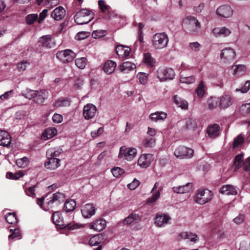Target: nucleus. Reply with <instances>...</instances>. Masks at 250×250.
I'll use <instances>...</instances> for the list:
<instances>
[{
	"instance_id": "1",
	"label": "nucleus",
	"mask_w": 250,
	"mask_h": 250,
	"mask_svg": "<svg viewBox=\"0 0 250 250\" xmlns=\"http://www.w3.org/2000/svg\"><path fill=\"white\" fill-rule=\"evenodd\" d=\"M93 18L94 14L91 10L82 9L76 14L74 20L78 24L83 25L88 23Z\"/></svg>"
},
{
	"instance_id": "2",
	"label": "nucleus",
	"mask_w": 250,
	"mask_h": 250,
	"mask_svg": "<svg viewBox=\"0 0 250 250\" xmlns=\"http://www.w3.org/2000/svg\"><path fill=\"white\" fill-rule=\"evenodd\" d=\"M52 219L54 224L60 227L61 228L74 230L83 227L82 225L77 223L73 224V225L71 224H64L62 214L58 211H56L52 214Z\"/></svg>"
},
{
	"instance_id": "3",
	"label": "nucleus",
	"mask_w": 250,
	"mask_h": 250,
	"mask_svg": "<svg viewBox=\"0 0 250 250\" xmlns=\"http://www.w3.org/2000/svg\"><path fill=\"white\" fill-rule=\"evenodd\" d=\"M213 193L208 189H199L194 197V202L199 205H204L210 201L212 198Z\"/></svg>"
},
{
	"instance_id": "4",
	"label": "nucleus",
	"mask_w": 250,
	"mask_h": 250,
	"mask_svg": "<svg viewBox=\"0 0 250 250\" xmlns=\"http://www.w3.org/2000/svg\"><path fill=\"white\" fill-rule=\"evenodd\" d=\"M168 42L167 34L165 32L156 33L153 37L152 45L157 49L166 47Z\"/></svg>"
},
{
	"instance_id": "5",
	"label": "nucleus",
	"mask_w": 250,
	"mask_h": 250,
	"mask_svg": "<svg viewBox=\"0 0 250 250\" xmlns=\"http://www.w3.org/2000/svg\"><path fill=\"white\" fill-rule=\"evenodd\" d=\"M157 78L161 82H166L174 78L175 72L170 67H159L157 71Z\"/></svg>"
},
{
	"instance_id": "6",
	"label": "nucleus",
	"mask_w": 250,
	"mask_h": 250,
	"mask_svg": "<svg viewBox=\"0 0 250 250\" xmlns=\"http://www.w3.org/2000/svg\"><path fill=\"white\" fill-rule=\"evenodd\" d=\"M65 199L64 194L57 192L53 194L52 197L48 201V199L45 202L47 206V209L54 208L58 207L60 204L63 203Z\"/></svg>"
},
{
	"instance_id": "7",
	"label": "nucleus",
	"mask_w": 250,
	"mask_h": 250,
	"mask_svg": "<svg viewBox=\"0 0 250 250\" xmlns=\"http://www.w3.org/2000/svg\"><path fill=\"white\" fill-rule=\"evenodd\" d=\"M186 27L192 33H196L201 28V24L196 18L189 16L183 20Z\"/></svg>"
},
{
	"instance_id": "8",
	"label": "nucleus",
	"mask_w": 250,
	"mask_h": 250,
	"mask_svg": "<svg viewBox=\"0 0 250 250\" xmlns=\"http://www.w3.org/2000/svg\"><path fill=\"white\" fill-rule=\"evenodd\" d=\"M137 154V151L136 148L122 146L120 148L118 157L123 160L131 161L136 157Z\"/></svg>"
},
{
	"instance_id": "9",
	"label": "nucleus",
	"mask_w": 250,
	"mask_h": 250,
	"mask_svg": "<svg viewBox=\"0 0 250 250\" xmlns=\"http://www.w3.org/2000/svg\"><path fill=\"white\" fill-rule=\"evenodd\" d=\"M194 150L184 146L177 147L174 152V156L179 159H189L193 157Z\"/></svg>"
},
{
	"instance_id": "10",
	"label": "nucleus",
	"mask_w": 250,
	"mask_h": 250,
	"mask_svg": "<svg viewBox=\"0 0 250 250\" xmlns=\"http://www.w3.org/2000/svg\"><path fill=\"white\" fill-rule=\"evenodd\" d=\"M56 57L63 63H68L74 60L76 54L70 49H65L57 52Z\"/></svg>"
},
{
	"instance_id": "11",
	"label": "nucleus",
	"mask_w": 250,
	"mask_h": 250,
	"mask_svg": "<svg viewBox=\"0 0 250 250\" xmlns=\"http://www.w3.org/2000/svg\"><path fill=\"white\" fill-rule=\"evenodd\" d=\"M236 56L234 50L230 47L223 49L220 55V59L225 62H230L234 60Z\"/></svg>"
},
{
	"instance_id": "12",
	"label": "nucleus",
	"mask_w": 250,
	"mask_h": 250,
	"mask_svg": "<svg viewBox=\"0 0 250 250\" xmlns=\"http://www.w3.org/2000/svg\"><path fill=\"white\" fill-rule=\"evenodd\" d=\"M217 15L222 18H229L233 15V10L229 5H222L216 10Z\"/></svg>"
},
{
	"instance_id": "13",
	"label": "nucleus",
	"mask_w": 250,
	"mask_h": 250,
	"mask_svg": "<svg viewBox=\"0 0 250 250\" xmlns=\"http://www.w3.org/2000/svg\"><path fill=\"white\" fill-rule=\"evenodd\" d=\"M170 219L171 217L167 214L159 212L155 216L154 224L158 227H162L167 224Z\"/></svg>"
},
{
	"instance_id": "14",
	"label": "nucleus",
	"mask_w": 250,
	"mask_h": 250,
	"mask_svg": "<svg viewBox=\"0 0 250 250\" xmlns=\"http://www.w3.org/2000/svg\"><path fill=\"white\" fill-rule=\"evenodd\" d=\"M39 42L43 47L47 49L52 48L56 46L54 39L50 35H44L40 37Z\"/></svg>"
},
{
	"instance_id": "15",
	"label": "nucleus",
	"mask_w": 250,
	"mask_h": 250,
	"mask_svg": "<svg viewBox=\"0 0 250 250\" xmlns=\"http://www.w3.org/2000/svg\"><path fill=\"white\" fill-rule=\"evenodd\" d=\"M152 160L153 156L151 154H142L138 160V165L141 168H146L150 166Z\"/></svg>"
},
{
	"instance_id": "16",
	"label": "nucleus",
	"mask_w": 250,
	"mask_h": 250,
	"mask_svg": "<svg viewBox=\"0 0 250 250\" xmlns=\"http://www.w3.org/2000/svg\"><path fill=\"white\" fill-rule=\"evenodd\" d=\"M97 111L96 107L91 104H88L85 105L83 109V115L85 119H92L95 115Z\"/></svg>"
},
{
	"instance_id": "17",
	"label": "nucleus",
	"mask_w": 250,
	"mask_h": 250,
	"mask_svg": "<svg viewBox=\"0 0 250 250\" xmlns=\"http://www.w3.org/2000/svg\"><path fill=\"white\" fill-rule=\"evenodd\" d=\"M220 108L225 109L229 107L233 103L232 97L229 94H224L219 99Z\"/></svg>"
},
{
	"instance_id": "18",
	"label": "nucleus",
	"mask_w": 250,
	"mask_h": 250,
	"mask_svg": "<svg viewBox=\"0 0 250 250\" xmlns=\"http://www.w3.org/2000/svg\"><path fill=\"white\" fill-rule=\"evenodd\" d=\"M81 212L83 217L89 218L95 214V208L92 204H87L83 207Z\"/></svg>"
},
{
	"instance_id": "19",
	"label": "nucleus",
	"mask_w": 250,
	"mask_h": 250,
	"mask_svg": "<svg viewBox=\"0 0 250 250\" xmlns=\"http://www.w3.org/2000/svg\"><path fill=\"white\" fill-rule=\"evenodd\" d=\"M177 240L181 241L182 239H189L191 242L196 243L198 240V236L194 233L190 232H182L178 234Z\"/></svg>"
},
{
	"instance_id": "20",
	"label": "nucleus",
	"mask_w": 250,
	"mask_h": 250,
	"mask_svg": "<svg viewBox=\"0 0 250 250\" xmlns=\"http://www.w3.org/2000/svg\"><path fill=\"white\" fill-rule=\"evenodd\" d=\"M141 220V216L136 213H132L126 217L123 221L124 225H134Z\"/></svg>"
},
{
	"instance_id": "21",
	"label": "nucleus",
	"mask_w": 250,
	"mask_h": 250,
	"mask_svg": "<svg viewBox=\"0 0 250 250\" xmlns=\"http://www.w3.org/2000/svg\"><path fill=\"white\" fill-rule=\"evenodd\" d=\"M47 161L44 163V167L47 169L54 170L60 165V160L58 158L47 157Z\"/></svg>"
},
{
	"instance_id": "22",
	"label": "nucleus",
	"mask_w": 250,
	"mask_h": 250,
	"mask_svg": "<svg viewBox=\"0 0 250 250\" xmlns=\"http://www.w3.org/2000/svg\"><path fill=\"white\" fill-rule=\"evenodd\" d=\"M116 51L117 54L120 58H124L129 55L130 52V48L127 46L119 44L116 46Z\"/></svg>"
},
{
	"instance_id": "23",
	"label": "nucleus",
	"mask_w": 250,
	"mask_h": 250,
	"mask_svg": "<svg viewBox=\"0 0 250 250\" xmlns=\"http://www.w3.org/2000/svg\"><path fill=\"white\" fill-rule=\"evenodd\" d=\"M11 143L10 134L5 131L0 130V145L8 146Z\"/></svg>"
},
{
	"instance_id": "24",
	"label": "nucleus",
	"mask_w": 250,
	"mask_h": 250,
	"mask_svg": "<svg viewBox=\"0 0 250 250\" xmlns=\"http://www.w3.org/2000/svg\"><path fill=\"white\" fill-rule=\"evenodd\" d=\"M106 221L103 219H97L90 224V228L96 231H100L106 227Z\"/></svg>"
},
{
	"instance_id": "25",
	"label": "nucleus",
	"mask_w": 250,
	"mask_h": 250,
	"mask_svg": "<svg viewBox=\"0 0 250 250\" xmlns=\"http://www.w3.org/2000/svg\"><path fill=\"white\" fill-rule=\"evenodd\" d=\"M231 33V31L226 27H216L212 30V34L216 37L221 36L226 37L229 36Z\"/></svg>"
},
{
	"instance_id": "26",
	"label": "nucleus",
	"mask_w": 250,
	"mask_h": 250,
	"mask_svg": "<svg viewBox=\"0 0 250 250\" xmlns=\"http://www.w3.org/2000/svg\"><path fill=\"white\" fill-rule=\"evenodd\" d=\"M65 15V10L62 6L55 8L51 13V16L56 21L62 20Z\"/></svg>"
},
{
	"instance_id": "27",
	"label": "nucleus",
	"mask_w": 250,
	"mask_h": 250,
	"mask_svg": "<svg viewBox=\"0 0 250 250\" xmlns=\"http://www.w3.org/2000/svg\"><path fill=\"white\" fill-rule=\"evenodd\" d=\"M207 132L210 138H214L219 135L220 126L216 124L211 125L208 127Z\"/></svg>"
},
{
	"instance_id": "28",
	"label": "nucleus",
	"mask_w": 250,
	"mask_h": 250,
	"mask_svg": "<svg viewBox=\"0 0 250 250\" xmlns=\"http://www.w3.org/2000/svg\"><path fill=\"white\" fill-rule=\"evenodd\" d=\"M220 193L226 195H236L237 193L236 188L230 185L223 186L220 189Z\"/></svg>"
},
{
	"instance_id": "29",
	"label": "nucleus",
	"mask_w": 250,
	"mask_h": 250,
	"mask_svg": "<svg viewBox=\"0 0 250 250\" xmlns=\"http://www.w3.org/2000/svg\"><path fill=\"white\" fill-rule=\"evenodd\" d=\"M192 189V185L188 183L185 185L174 187L173 189L174 192L180 194H184L189 192Z\"/></svg>"
},
{
	"instance_id": "30",
	"label": "nucleus",
	"mask_w": 250,
	"mask_h": 250,
	"mask_svg": "<svg viewBox=\"0 0 250 250\" xmlns=\"http://www.w3.org/2000/svg\"><path fill=\"white\" fill-rule=\"evenodd\" d=\"M116 65L115 62L109 60L104 63L103 69L105 73L111 74L115 71Z\"/></svg>"
},
{
	"instance_id": "31",
	"label": "nucleus",
	"mask_w": 250,
	"mask_h": 250,
	"mask_svg": "<svg viewBox=\"0 0 250 250\" xmlns=\"http://www.w3.org/2000/svg\"><path fill=\"white\" fill-rule=\"evenodd\" d=\"M36 92L38 94L35 98V101L38 104L42 103L48 96V92L45 90H41Z\"/></svg>"
},
{
	"instance_id": "32",
	"label": "nucleus",
	"mask_w": 250,
	"mask_h": 250,
	"mask_svg": "<svg viewBox=\"0 0 250 250\" xmlns=\"http://www.w3.org/2000/svg\"><path fill=\"white\" fill-rule=\"evenodd\" d=\"M167 117V114L166 113L160 111V112H156L153 113H151L149 115V118L154 122H157L158 121L164 120Z\"/></svg>"
},
{
	"instance_id": "33",
	"label": "nucleus",
	"mask_w": 250,
	"mask_h": 250,
	"mask_svg": "<svg viewBox=\"0 0 250 250\" xmlns=\"http://www.w3.org/2000/svg\"><path fill=\"white\" fill-rule=\"evenodd\" d=\"M70 104V101L66 98L61 97L56 101L54 106L56 108L68 106Z\"/></svg>"
},
{
	"instance_id": "34",
	"label": "nucleus",
	"mask_w": 250,
	"mask_h": 250,
	"mask_svg": "<svg viewBox=\"0 0 250 250\" xmlns=\"http://www.w3.org/2000/svg\"><path fill=\"white\" fill-rule=\"evenodd\" d=\"M120 68L121 72L127 73L134 70L136 68V65L130 62H125L120 65Z\"/></svg>"
},
{
	"instance_id": "35",
	"label": "nucleus",
	"mask_w": 250,
	"mask_h": 250,
	"mask_svg": "<svg viewBox=\"0 0 250 250\" xmlns=\"http://www.w3.org/2000/svg\"><path fill=\"white\" fill-rule=\"evenodd\" d=\"M175 104L182 109H187L188 107V103L185 100L182 99L178 95L173 97Z\"/></svg>"
},
{
	"instance_id": "36",
	"label": "nucleus",
	"mask_w": 250,
	"mask_h": 250,
	"mask_svg": "<svg viewBox=\"0 0 250 250\" xmlns=\"http://www.w3.org/2000/svg\"><path fill=\"white\" fill-rule=\"evenodd\" d=\"M162 190V188H159L157 191H154L152 195L147 198L146 203L147 204H152L155 202L160 197V192Z\"/></svg>"
},
{
	"instance_id": "37",
	"label": "nucleus",
	"mask_w": 250,
	"mask_h": 250,
	"mask_svg": "<svg viewBox=\"0 0 250 250\" xmlns=\"http://www.w3.org/2000/svg\"><path fill=\"white\" fill-rule=\"evenodd\" d=\"M76 206V203L75 201L73 199H70L65 202L64 208L66 212H71L74 210Z\"/></svg>"
},
{
	"instance_id": "38",
	"label": "nucleus",
	"mask_w": 250,
	"mask_h": 250,
	"mask_svg": "<svg viewBox=\"0 0 250 250\" xmlns=\"http://www.w3.org/2000/svg\"><path fill=\"white\" fill-rule=\"evenodd\" d=\"M196 93L197 96L201 98L203 97L205 93V84L203 81H201L199 83L196 89Z\"/></svg>"
},
{
	"instance_id": "39",
	"label": "nucleus",
	"mask_w": 250,
	"mask_h": 250,
	"mask_svg": "<svg viewBox=\"0 0 250 250\" xmlns=\"http://www.w3.org/2000/svg\"><path fill=\"white\" fill-rule=\"evenodd\" d=\"M144 60L145 63L148 66L153 67L155 64V60L152 58L150 53H146L144 55Z\"/></svg>"
},
{
	"instance_id": "40",
	"label": "nucleus",
	"mask_w": 250,
	"mask_h": 250,
	"mask_svg": "<svg viewBox=\"0 0 250 250\" xmlns=\"http://www.w3.org/2000/svg\"><path fill=\"white\" fill-rule=\"evenodd\" d=\"M219 102V99L216 97H210L207 101L208 107L209 109L216 108Z\"/></svg>"
},
{
	"instance_id": "41",
	"label": "nucleus",
	"mask_w": 250,
	"mask_h": 250,
	"mask_svg": "<svg viewBox=\"0 0 250 250\" xmlns=\"http://www.w3.org/2000/svg\"><path fill=\"white\" fill-rule=\"evenodd\" d=\"M62 149L55 150L54 148H50L46 151V156L52 158H58L57 157L62 153Z\"/></svg>"
},
{
	"instance_id": "42",
	"label": "nucleus",
	"mask_w": 250,
	"mask_h": 250,
	"mask_svg": "<svg viewBox=\"0 0 250 250\" xmlns=\"http://www.w3.org/2000/svg\"><path fill=\"white\" fill-rule=\"evenodd\" d=\"M233 69L234 74L238 76L243 75L246 70V67L243 64H238L232 67Z\"/></svg>"
},
{
	"instance_id": "43",
	"label": "nucleus",
	"mask_w": 250,
	"mask_h": 250,
	"mask_svg": "<svg viewBox=\"0 0 250 250\" xmlns=\"http://www.w3.org/2000/svg\"><path fill=\"white\" fill-rule=\"evenodd\" d=\"M29 160L26 157L18 159L16 161V165L18 167L21 168H24L29 165Z\"/></svg>"
},
{
	"instance_id": "44",
	"label": "nucleus",
	"mask_w": 250,
	"mask_h": 250,
	"mask_svg": "<svg viewBox=\"0 0 250 250\" xmlns=\"http://www.w3.org/2000/svg\"><path fill=\"white\" fill-rule=\"evenodd\" d=\"M38 94L36 91L27 89L22 93V95L29 100L35 99Z\"/></svg>"
},
{
	"instance_id": "45",
	"label": "nucleus",
	"mask_w": 250,
	"mask_h": 250,
	"mask_svg": "<svg viewBox=\"0 0 250 250\" xmlns=\"http://www.w3.org/2000/svg\"><path fill=\"white\" fill-rule=\"evenodd\" d=\"M179 81L181 83L191 84L195 82V78L193 76L184 77L181 75Z\"/></svg>"
},
{
	"instance_id": "46",
	"label": "nucleus",
	"mask_w": 250,
	"mask_h": 250,
	"mask_svg": "<svg viewBox=\"0 0 250 250\" xmlns=\"http://www.w3.org/2000/svg\"><path fill=\"white\" fill-rule=\"evenodd\" d=\"M57 130L53 127H49L45 129L43 134V136L46 137L48 139L54 137L57 134Z\"/></svg>"
},
{
	"instance_id": "47",
	"label": "nucleus",
	"mask_w": 250,
	"mask_h": 250,
	"mask_svg": "<svg viewBox=\"0 0 250 250\" xmlns=\"http://www.w3.org/2000/svg\"><path fill=\"white\" fill-rule=\"evenodd\" d=\"M10 231L12 233L9 235V239H20L21 238V233L19 229H15L14 231L12 229H10Z\"/></svg>"
},
{
	"instance_id": "48",
	"label": "nucleus",
	"mask_w": 250,
	"mask_h": 250,
	"mask_svg": "<svg viewBox=\"0 0 250 250\" xmlns=\"http://www.w3.org/2000/svg\"><path fill=\"white\" fill-rule=\"evenodd\" d=\"M240 110L241 114L244 116L250 115V103L242 104Z\"/></svg>"
},
{
	"instance_id": "49",
	"label": "nucleus",
	"mask_w": 250,
	"mask_h": 250,
	"mask_svg": "<svg viewBox=\"0 0 250 250\" xmlns=\"http://www.w3.org/2000/svg\"><path fill=\"white\" fill-rule=\"evenodd\" d=\"M243 162V155L242 154H240L237 155L234 160V165L237 168H239L242 165H244Z\"/></svg>"
},
{
	"instance_id": "50",
	"label": "nucleus",
	"mask_w": 250,
	"mask_h": 250,
	"mask_svg": "<svg viewBox=\"0 0 250 250\" xmlns=\"http://www.w3.org/2000/svg\"><path fill=\"white\" fill-rule=\"evenodd\" d=\"M155 144V140L152 137L146 138L143 141V145L145 147H152Z\"/></svg>"
},
{
	"instance_id": "51",
	"label": "nucleus",
	"mask_w": 250,
	"mask_h": 250,
	"mask_svg": "<svg viewBox=\"0 0 250 250\" xmlns=\"http://www.w3.org/2000/svg\"><path fill=\"white\" fill-rule=\"evenodd\" d=\"M5 219L7 223L11 224H15L17 222V219L15 213H8L5 216Z\"/></svg>"
},
{
	"instance_id": "52",
	"label": "nucleus",
	"mask_w": 250,
	"mask_h": 250,
	"mask_svg": "<svg viewBox=\"0 0 250 250\" xmlns=\"http://www.w3.org/2000/svg\"><path fill=\"white\" fill-rule=\"evenodd\" d=\"M75 64L78 68L80 69H83L86 64V58L83 57L77 59L75 60Z\"/></svg>"
},
{
	"instance_id": "53",
	"label": "nucleus",
	"mask_w": 250,
	"mask_h": 250,
	"mask_svg": "<svg viewBox=\"0 0 250 250\" xmlns=\"http://www.w3.org/2000/svg\"><path fill=\"white\" fill-rule=\"evenodd\" d=\"M148 74L144 72H140L137 77L139 80L140 83L142 84H145L147 82Z\"/></svg>"
},
{
	"instance_id": "54",
	"label": "nucleus",
	"mask_w": 250,
	"mask_h": 250,
	"mask_svg": "<svg viewBox=\"0 0 250 250\" xmlns=\"http://www.w3.org/2000/svg\"><path fill=\"white\" fill-rule=\"evenodd\" d=\"M111 172L114 177L119 178L124 173L125 170L119 167H115L111 169Z\"/></svg>"
},
{
	"instance_id": "55",
	"label": "nucleus",
	"mask_w": 250,
	"mask_h": 250,
	"mask_svg": "<svg viewBox=\"0 0 250 250\" xmlns=\"http://www.w3.org/2000/svg\"><path fill=\"white\" fill-rule=\"evenodd\" d=\"M101 237L100 235H97L91 237L89 241V245L92 246H97L101 243Z\"/></svg>"
},
{
	"instance_id": "56",
	"label": "nucleus",
	"mask_w": 250,
	"mask_h": 250,
	"mask_svg": "<svg viewBox=\"0 0 250 250\" xmlns=\"http://www.w3.org/2000/svg\"><path fill=\"white\" fill-rule=\"evenodd\" d=\"M244 138L241 134L238 135L234 139L233 141V147H239L241 146L244 142Z\"/></svg>"
},
{
	"instance_id": "57",
	"label": "nucleus",
	"mask_w": 250,
	"mask_h": 250,
	"mask_svg": "<svg viewBox=\"0 0 250 250\" xmlns=\"http://www.w3.org/2000/svg\"><path fill=\"white\" fill-rule=\"evenodd\" d=\"M38 18V15L36 14H32L28 15L26 18L25 20L26 21V22L28 24L31 25Z\"/></svg>"
},
{
	"instance_id": "58",
	"label": "nucleus",
	"mask_w": 250,
	"mask_h": 250,
	"mask_svg": "<svg viewBox=\"0 0 250 250\" xmlns=\"http://www.w3.org/2000/svg\"><path fill=\"white\" fill-rule=\"evenodd\" d=\"M98 5L101 11L103 13H105V12L108 11L110 8V7L107 5L105 1L103 0H99L98 1Z\"/></svg>"
},
{
	"instance_id": "59",
	"label": "nucleus",
	"mask_w": 250,
	"mask_h": 250,
	"mask_svg": "<svg viewBox=\"0 0 250 250\" xmlns=\"http://www.w3.org/2000/svg\"><path fill=\"white\" fill-rule=\"evenodd\" d=\"M186 127L187 128H193L196 126V121L192 118H188L186 120Z\"/></svg>"
},
{
	"instance_id": "60",
	"label": "nucleus",
	"mask_w": 250,
	"mask_h": 250,
	"mask_svg": "<svg viewBox=\"0 0 250 250\" xmlns=\"http://www.w3.org/2000/svg\"><path fill=\"white\" fill-rule=\"evenodd\" d=\"M105 35V31L103 30H95L92 33V36L94 39L100 38Z\"/></svg>"
},
{
	"instance_id": "61",
	"label": "nucleus",
	"mask_w": 250,
	"mask_h": 250,
	"mask_svg": "<svg viewBox=\"0 0 250 250\" xmlns=\"http://www.w3.org/2000/svg\"><path fill=\"white\" fill-rule=\"evenodd\" d=\"M250 81H247L246 82L245 84L243 87L241 89L236 88V91L237 92L241 91L243 93H247L250 89Z\"/></svg>"
},
{
	"instance_id": "62",
	"label": "nucleus",
	"mask_w": 250,
	"mask_h": 250,
	"mask_svg": "<svg viewBox=\"0 0 250 250\" xmlns=\"http://www.w3.org/2000/svg\"><path fill=\"white\" fill-rule=\"evenodd\" d=\"M36 186H33L32 187H30L29 188H26L24 189V191L26 194L29 196L32 197H35L36 196L35 193V188H36Z\"/></svg>"
},
{
	"instance_id": "63",
	"label": "nucleus",
	"mask_w": 250,
	"mask_h": 250,
	"mask_svg": "<svg viewBox=\"0 0 250 250\" xmlns=\"http://www.w3.org/2000/svg\"><path fill=\"white\" fill-rule=\"evenodd\" d=\"M189 46L192 51H198L200 50L201 45L199 43L196 42L189 43Z\"/></svg>"
},
{
	"instance_id": "64",
	"label": "nucleus",
	"mask_w": 250,
	"mask_h": 250,
	"mask_svg": "<svg viewBox=\"0 0 250 250\" xmlns=\"http://www.w3.org/2000/svg\"><path fill=\"white\" fill-rule=\"evenodd\" d=\"M104 131V127H99L97 130L93 131L91 132V136L93 138H96L101 135Z\"/></svg>"
}]
</instances>
